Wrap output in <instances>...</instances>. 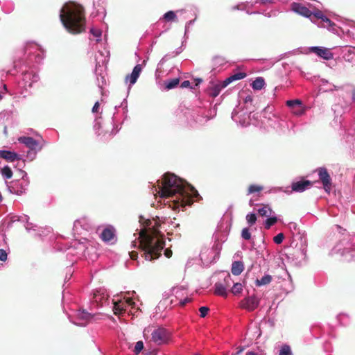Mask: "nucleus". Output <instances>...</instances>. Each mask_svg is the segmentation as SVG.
Instances as JSON below:
<instances>
[{"label": "nucleus", "instance_id": "obj_9", "mask_svg": "<svg viewBox=\"0 0 355 355\" xmlns=\"http://www.w3.org/2000/svg\"><path fill=\"white\" fill-rule=\"evenodd\" d=\"M259 304V300L254 296L245 297L241 302V306L249 311H254Z\"/></svg>", "mask_w": 355, "mask_h": 355}, {"label": "nucleus", "instance_id": "obj_39", "mask_svg": "<svg viewBox=\"0 0 355 355\" xmlns=\"http://www.w3.org/2000/svg\"><path fill=\"white\" fill-rule=\"evenodd\" d=\"M320 19L322 20V21L327 23L329 26L334 25V24L324 15H323L322 18H320Z\"/></svg>", "mask_w": 355, "mask_h": 355}, {"label": "nucleus", "instance_id": "obj_23", "mask_svg": "<svg viewBox=\"0 0 355 355\" xmlns=\"http://www.w3.org/2000/svg\"><path fill=\"white\" fill-rule=\"evenodd\" d=\"M179 83H180L179 78H173V79H171L169 80L165 81V83H164L165 88L166 89H171L173 88L176 87L178 85Z\"/></svg>", "mask_w": 355, "mask_h": 355}, {"label": "nucleus", "instance_id": "obj_2", "mask_svg": "<svg viewBox=\"0 0 355 355\" xmlns=\"http://www.w3.org/2000/svg\"><path fill=\"white\" fill-rule=\"evenodd\" d=\"M151 221L148 220L146 225L150 227ZM159 224L155 223L152 227L145 228L139 233L140 248L144 252L143 256L147 261H153L161 256V252L165 246V241L159 230Z\"/></svg>", "mask_w": 355, "mask_h": 355}, {"label": "nucleus", "instance_id": "obj_51", "mask_svg": "<svg viewBox=\"0 0 355 355\" xmlns=\"http://www.w3.org/2000/svg\"><path fill=\"white\" fill-rule=\"evenodd\" d=\"M242 351H243V349H241L239 351H238V352L235 355L240 354Z\"/></svg>", "mask_w": 355, "mask_h": 355}, {"label": "nucleus", "instance_id": "obj_31", "mask_svg": "<svg viewBox=\"0 0 355 355\" xmlns=\"http://www.w3.org/2000/svg\"><path fill=\"white\" fill-rule=\"evenodd\" d=\"M241 237L245 240H250L251 238V233L248 228H243L241 231Z\"/></svg>", "mask_w": 355, "mask_h": 355}, {"label": "nucleus", "instance_id": "obj_54", "mask_svg": "<svg viewBox=\"0 0 355 355\" xmlns=\"http://www.w3.org/2000/svg\"><path fill=\"white\" fill-rule=\"evenodd\" d=\"M2 99V96L0 94V100Z\"/></svg>", "mask_w": 355, "mask_h": 355}, {"label": "nucleus", "instance_id": "obj_6", "mask_svg": "<svg viewBox=\"0 0 355 355\" xmlns=\"http://www.w3.org/2000/svg\"><path fill=\"white\" fill-rule=\"evenodd\" d=\"M19 141L29 148L31 150H40L43 148L45 141L41 139L35 140L31 137H21L18 139Z\"/></svg>", "mask_w": 355, "mask_h": 355}, {"label": "nucleus", "instance_id": "obj_16", "mask_svg": "<svg viewBox=\"0 0 355 355\" xmlns=\"http://www.w3.org/2000/svg\"><path fill=\"white\" fill-rule=\"evenodd\" d=\"M247 74L244 72H238L234 74H232L223 81V86H227L233 81L241 80L245 78Z\"/></svg>", "mask_w": 355, "mask_h": 355}, {"label": "nucleus", "instance_id": "obj_13", "mask_svg": "<svg viewBox=\"0 0 355 355\" xmlns=\"http://www.w3.org/2000/svg\"><path fill=\"white\" fill-rule=\"evenodd\" d=\"M114 228L112 226H108L103 230L101 234V239L105 242H109L114 239Z\"/></svg>", "mask_w": 355, "mask_h": 355}, {"label": "nucleus", "instance_id": "obj_50", "mask_svg": "<svg viewBox=\"0 0 355 355\" xmlns=\"http://www.w3.org/2000/svg\"><path fill=\"white\" fill-rule=\"evenodd\" d=\"M352 98H353V100L355 101V89H354L352 92Z\"/></svg>", "mask_w": 355, "mask_h": 355}, {"label": "nucleus", "instance_id": "obj_4", "mask_svg": "<svg viewBox=\"0 0 355 355\" xmlns=\"http://www.w3.org/2000/svg\"><path fill=\"white\" fill-rule=\"evenodd\" d=\"M170 339V332L164 327H157L151 332V341L156 345L166 344Z\"/></svg>", "mask_w": 355, "mask_h": 355}, {"label": "nucleus", "instance_id": "obj_44", "mask_svg": "<svg viewBox=\"0 0 355 355\" xmlns=\"http://www.w3.org/2000/svg\"><path fill=\"white\" fill-rule=\"evenodd\" d=\"M190 190L194 197H197L199 196L198 191L193 187H191Z\"/></svg>", "mask_w": 355, "mask_h": 355}, {"label": "nucleus", "instance_id": "obj_41", "mask_svg": "<svg viewBox=\"0 0 355 355\" xmlns=\"http://www.w3.org/2000/svg\"><path fill=\"white\" fill-rule=\"evenodd\" d=\"M191 85V83L189 80H184L183 81L182 83H181V85L180 87L182 88H187V87H189Z\"/></svg>", "mask_w": 355, "mask_h": 355}, {"label": "nucleus", "instance_id": "obj_34", "mask_svg": "<svg viewBox=\"0 0 355 355\" xmlns=\"http://www.w3.org/2000/svg\"><path fill=\"white\" fill-rule=\"evenodd\" d=\"M91 33L96 37V42L100 41V37L101 36V31L98 29L92 28L90 30Z\"/></svg>", "mask_w": 355, "mask_h": 355}, {"label": "nucleus", "instance_id": "obj_38", "mask_svg": "<svg viewBox=\"0 0 355 355\" xmlns=\"http://www.w3.org/2000/svg\"><path fill=\"white\" fill-rule=\"evenodd\" d=\"M6 259H7L6 252L3 249H0V260L5 261Z\"/></svg>", "mask_w": 355, "mask_h": 355}, {"label": "nucleus", "instance_id": "obj_12", "mask_svg": "<svg viewBox=\"0 0 355 355\" xmlns=\"http://www.w3.org/2000/svg\"><path fill=\"white\" fill-rule=\"evenodd\" d=\"M313 182L310 180H300L292 183V191L295 192H303L313 185Z\"/></svg>", "mask_w": 355, "mask_h": 355}, {"label": "nucleus", "instance_id": "obj_43", "mask_svg": "<svg viewBox=\"0 0 355 355\" xmlns=\"http://www.w3.org/2000/svg\"><path fill=\"white\" fill-rule=\"evenodd\" d=\"M130 256L132 259H136L138 257V253L137 252L132 251L130 253Z\"/></svg>", "mask_w": 355, "mask_h": 355}, {"label": "nucleus", "instance_id": "obj_28", "mask_svg": "<svg viewBox=\"0 0 355 355\" xmlns=\"http://www.w3.org/2000/svg\"><path fill=\"white\" fill-rule=\"evenodd\" d=\"M257 220V218L255 214L250 213L246 216V220L250 225H253L255 224Z\"/></svg>", "mask_w": 355, "mask_h": 355}, {"label": "nucleus", "instance_id": "obj_37", "mask_svg": "<svg viewBox=\"0 0 355 355\" xmlns=\"http://www.w3.org/2000/svg\"><path fill=\"white\" fill-rule=\"evenodd\" d=\"M78 317L80 319H83L85 320H88L91 318V315L89 313L83 311L78 314Z\"/></svg>", "mask_w": 355, "mask_h": 355}, {"label": "nucleus", "instance_id": "obj_10", "mask_svg": "<svg viewBox=\"0 0 355 355\" xmlns=\"http://www.w3.org/2000/svg\"><path fill=\"white\" fill-rule=\"evenodd\" d=\"M286 105L292 109L294 114L300 116L304 113V109L300 100H290L286 101Z\"/></svg>", "mask_w": 355, "mask_h": 355}, {"label": "nucleus", "instance_id": "obj_45", "mask_svg": "<svg viewBox=\"0 0 355 355\" xmlns=\"http://www.w3.org/2000/svg\"><path fill=\"white\" fill-rule=\"evenodd\" d=\"M194 80L196 82V86H198V85H200L202 82V79L200 78H195Z\"/></svg>", "mask_w": 355, "mask_h": 355}, {"label": "nucleus", "instance_id": "obj_53", "mask_svg": "<svg viewBox=\"0 0 355 355\" xmlns=\"http://www.w3.org/2000/svg\"><path fill=\"white\" fill-rule=\"evenodd\" d=\"M149 331H149V329H145V330H144V332H145V333H146V332H149Z\"/></svg>", "mask_w": 355, "mask_h": 355}, {"label": "nucleus", "instance_id": "obj_47", "mask_svg": "<svg viewBox=\"0 0 355 355\" xmlns=\"http://www.w3.org/2000/svg\"><path fill=\"white\" fill-rule=\"evenodd\" d=\"M188 302H189V299H185L183 301H181L180 302V305L182 306H184Z\"/></svg>", "mask_w": 355, "mask_h": 355}, {"label": "nucleus", "instance_id": "obj_27", "mask_svg": "<svg viewBox=\"0 0 355 355\" xmlns=\"http://www.w3.org/2000/svg\"><path fill=\"white\" fill-rule=\"evenodd\" d=\"M277 217H275V216L270 217L265 221L264 227L266 230H268L270 228L271 226L274 225L277 223Z\"/></svg>", "mask_w": 355, "mask_h": 355}, {"label": "nucleus", "instance_id": "obj_48", "mask_svg": "<svg viewBox=\"0 0 355 355\" xmlns=\"http://www.w3.org/2000/svg\"><path fill=\"white\" fill-rule=\"evenodd\" d=\"M262 3H271L273 0H259Z\"/></svg>", "mask_w": 355, "mask_h": 355}, {"label": "nucleus", "instance_id": "obj_29", "mask_svg": "<svg viewBox=\"0 0 355 355\" xmlns=\"http://www.w3.org/2000/svg\"><path fill=\"white\" fill-rule=\"evenodd\" d=\"M164 19L166 21H173L176 19V15L173 11H168L164 14Z\"/></svg>", "mask_w": 355, "mask_h": 355}, {"label": "nucleus", "instance_id": "obj_18", "mask_svg": "<svg viewBox=\"0 0 355 355\" xmlns=\"http://www.w3.org/2000/svg\"><path fill=\"white\" fill-rule=\"evenodd\" d=\"M227 86H223V81L220 84H217L209 89V95L212 97H216L221 89L226 87Z\"/></svg>", "mask_w": 355, "mask_h": 355}, {"label": "nucleus", "instance_id": "obj_42", "mask_svg": "<svg viewBox=\"0 0 355 355\" xmlns=\"http://www.w3.org/2000/svg\"><path fill=\"white\" fill-rule=\"evenodd\" d=\"M99 106H100L99 103L96 102V103L94 104V105L92 107V112H94V113L98 112Z\"/></svg>", "mask_w": 355, "mask_h": 355}, {"label": "nucleus", "instance_id": "obj_1", "mask_svg": "<svg viewBox=\"0 0 355 355\" xmlns=\"http://www.w3.org/2000/svg\"><path fill=\"white\" fill-rule=\"evenodd\" d=\"M155 191L161 198H170L176 196L173 201L175 207L180 206L184 207L190 206L193 203L192 199L189 196L184 182L173 173H166L163 175L162 185Z\"/></svg>", "mask_w": 355, "mask_h": 355}, {"label": "nucleus", "instance_id": "obj_40", "mask_svg": "<svg viewBox=\"0 0 355 355\" xmlns=\"http://www.w3.org/2000/svg\"><path fill=\"white\" fill-rule=\"evenodd\" d=\"M173 254V252L171 249L169 248H166L165 250H164V255L167 257V258H171V256Z\"/></svg>", "mask_w": 355, "mask_h": 355}, {"label": "nucleus", "instance_id": "obj_30", "mask_svg": "<svg viewBox=\"0 0 355 355\" xmlns=\"http://www.w3.org/2000/svg\"><path fill=\"white\" fill-rule=\"evenodd\" d=\"M144 349V343L142 341H138L136 343L135 349L133 350L134 353L137 355L141 351Z\"/></svg>", "mask_w": 355, "mask_h": 355}, {"label": "nucleus", "instance_id": "obj_19", "mask_svg": "<svg viewBox=\"0 0 355 355\" xmlns=\"http://www.w3.org/2000/svg\"><path fill=\"white\" fill-rule=\"evenodd\" d=\"M272 280V277L270 275H264L261 279H257L255 284L257 286H261L269 284Z\"/></svg>", "mask_w": 355, "mask_h": 355}, {"label": "nucleus", "instance_id": "obj_5", "mask_svg": "<svg viewBox=\"0 0 355 355\" xmlns=\"http://www.w3.org/2000/svg\"><path fill=\"white\" fill-rule=\"evenodd\" d=\"M232 282L231 275L227 274L223 282H218L215 284L214 294L226 297L227 296V290L230 287Z\"/></svg>", "mask_w": 355, "mask_h": 355}, {"label": "nucleus", "instance_id": "obj_8", "mask_svg": "<svg viewBox=\"0 0 355 355\" xmlns=\"http://www.w3.org/2000/svg\"><path fill=\"white\" fill-rule=\"evenodd\" d=\"M309 52L314 53L324 60H328L333 58V53L331 52V49L324 46H313L309 48Z\"/></svg>", "mask_w": 355, "mask_h": 355}, {"label": "nucleus", "instance_id": "obj_24", "mask_svg": "<svg viewBox=\"0 0 355 355\" xmlns=\"http://www.w3.org/2000/svg\"><path fill=\"white\" fill-rule=\"evenodd\" d=\"M263 189V187L257 184H250L248 189V194L260 192Z\"/></svg>", "mask_w": 355, "mask_h": 355}, {"label": "nucleus", "instance_id": "obj_15", "mask_svg": "<svg viewBox=\"0 0 355 355\" xmlns=\"http://www.w3.org/2000/svg\"><path fill=\"white\" fill-rule=\"evenodd\" d=\"M0 157L10 162L19 159V156L16 153L4 150H0Z\"/></svg>", "mask_w": 355, "mask_h": 355}, {"label": "nucleus", "instance_id": "obj_52", "mask_svg": "<svg viewBox=\"0 0 355 355\" xmlns=\"http://www.w3.org/2000/svg\"><path fill=\"white\" fill-rule=\"evenodd\" d=\"M2 200H3V197H2L1 194L0 193V202L2 201Z\"/></svg>", "mask_w": 355, "mask_h": 355}, {"label": "nucleus", "instance_id": "obj_3", "mask_svg": "<svg viewBox=\"0 0 355 355\" xmlns=\"http://www.w3.org/2000/svg\"><path fill=\"white\" fill-rule=\"evenodd\" d=\"M60 17L69 33L78 34L85 31V10L82 6L66 3L61 9Z\"/></svg>", "mask_w": 355, "mask_h": 355}, {"label": "nucleus", "instance_id": "obj_11", "mask_svg": "<svg viewBox=\"0 0 355 355\" xmlns=\"http://www.w3.org/2000/svg\"><path fill=\"white\" fill-rule=\"evenodd\" d=\"M291 7H292V10L295 12H296L302 16L311 19L312 11H311L308 8L303 6L302 4H301L300 3H293L291 5Z\"/></svg>", "mask_w": 355, "mask_h": 355}, {"label": "nucleus", "instance_id": "obj_36", "mask_svg": "<svg viewBox=\"0 0 355 355\" xmlns=\"http://www.w3.org/2000/svg\"><path fill=\"white\" fill-rule=\"evenodd\" d=\"M209 311V309L207 306H201L199 309V311L200 313V317L205 318L207 315Z\"/></svg>", "mask_w": 355, "mask_h": 355}, {"label": "nucleus", "instance_id": "obj_26", "mask_svg": "<svg viewBox=\"0 0 355 355\" xmlns=\"http://www.w3.org/2000/svg\"><path fill=\"white\" fill-rule=\"evenodd\" d=\"M1 174L6 179H10L12 176V171L8 166H6L1 169Z\"/></svg>", "mask_w": 355, "mask_h": 355}, {"label": "nucleus", "instance_id": "obj_22", "mask_svg": "<svg viewBox=\"0 0 355 355\" xmlns=\"http://www.w3.org/2000/svg\"><path fill=\"white\" fill-rule=\"evenodd\" d=\"M113 310H114V314L118 315V314L121 313L123 311H124L125 310V306L124 305V303L121 302V301L114 302Z\"/></svg>", "mask_w": 355, "mask_h": 355}, {"label": "nucleus", "instance_id": "obj_21", "mask_svg": "<svg viewBox=\"0 0 355 355\" xmlns=\"http://www.w3.org/2000/svg\"><path fill=\"white\" fill-rule=\"evenodd\" d=\"M272 212V209L268 205H263V207L258 209V213L261 216H270Z\"/></svg>", "mask_w": 355, "mask_h": 355}, {"label": "nucleus", "instance_id": "obj_46", "mask_svg": "<svg viewBox=\"0 0 355 355\" xmlns=\"http://www.w3.org/2000/svg\"><path fill=\"white\" fill-rule=\"evenodd\" d=\"M125 303L128 304V305H132L135 304V302H133V300L131 298H128L126 300Z\"/></svg>", "mask_w": 355, "mask_h": 355}, {"label": "nucleus", "instance_id": "obj_35", "mask_svg": "<svg viewBox=\"0 0 355 355\" xmlns=\"http://www.w3.org/2000/svg\"><path fill=\"white\" fill-rule=\"evenodd\" d=\"M323 15H324L321 10H317L315 12H312V17L311 20L313 21V18L319 19L320 18H322Z\"/></svg>", "mask_w": 355, "mask_h": 355}, {"label": "nucleus", "instance_id": "obj_20", "mask_svg": "<svg viewBox=\"0 0 355 355\" xmlns=\"http://www.w3.org/2000/svg\"><path fill=\"white\" fill-rule=\"evenodd\" d=\"M265 85L264 79L262 77L257 78L251 84L252 87L255 90L261 89Z\"/></svg>", "mask_w": 355, "mask_h": 355}, {"label": "nucleus", "instance_id": "obj_33", "mask_svg": "<svg viewBox=\"0 0 355 355\" xmlns=\"http://www.w3.org/2000/svg\"><path fill=\"white\" fill-rule=\"evenodd\" d=\"M284 239V234L283 233H279L273 238V241L277 244H281Z\"/></svg>", "mask_w": 355, "mask_h": 355}, {"label": "nucleus", "instance_id": "obj_7", "mask_svg": "<svg viewBox=\"0 0 355 355\" xmlns=\"http://www.w3.org/2000/svg\"><path fill=\"white\" fill-rule=\"evenodd\" d=\"M318 174L320 180L322 182L324 191L329 193L331 189L332 182L330 175L329 174L327 168H319L318 169Z\"/></svg>", "mask_w": 355, "mask_h": 355}, {"label": "nucleus", "instance_id": "obj_17", "mask_svg": "<svg viewBox=\"0 0 355 355\" xmlns=\"http://www.w3.org/2000/svg\"><path fill=\"white\" fill-rule=\"evenodd\" d=\"M244 270V265L242 261H236L232 264L231 271L234 275H239Z\"/></svg>", "mask_w": 355, "mask_h": 355}, {"label": "nucleus", "instance_id": "obj_49", "mask_svg": "<svg viewBox=\"0 0 355 355\" xmlns=\"http://www.w3.org/2000/svg\"><path fill=\"white\" fill-rule=\"evenodd\" d=\"M245 355H258V354L253 352H248Z\"/></svg>", "mask_w": 355, "mask_h": 355}, {"label": "nucleus", "instance_id": "obj_14", "mask_svg": "<svg viewBox=\"0 0 355 355\" xmlns=\"http://www.w3.org/2000/svg\"><path fill=\"white\" fill-rule=\"evenodd\" d=\"M141 71H142L141 65L139 64H137L134 67L132 73L130 76H126V79L127 80L129 79V81L131 85L135 84L137 82V78H139Z\"/></svg>", "mask_w": 355, "mask_h": 355}, {"label": "nucleus", "instance_id": "obj_25", "mask_svg": "<svg viewBox=\"0 0 355 355\" xmlns=\"http://www.w3.org/2000/svg\"><path fill=\"white\" fill-rule=\"evenodd\" d=\"M242 291H243V285L241 283L234 284V285L231 289V292L235 295L241 293Z\"/></svg>", "mask_w": 355, "mask_h": 355}, {"label": "nucleus", "instance_id": "obj_32", "mask_svg": "<svg viewBox=\"0 0 355 355\" xmlns=\"http://www.w3.org/2000/svg\"><path fill=\"white\" fill-rule=\"evenodd\" d=\"M279 355H292L290 347L288 345H284L282 347Z\"/></svg>", "mask_w": 355, "mask_h": 355}]
</instances>
